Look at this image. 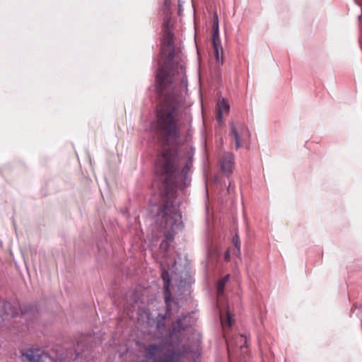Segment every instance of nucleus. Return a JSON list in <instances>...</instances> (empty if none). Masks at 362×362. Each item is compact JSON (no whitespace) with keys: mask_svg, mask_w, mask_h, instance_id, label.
<instances>
[{"mask_svg":"<svg viewBox=\"0 0 362 362\" xmlns=\"http://www.w3.org/2000/svg\"><path fill=\"white\" fill-rule=\"evenodd\" d=\"M192 122L191 115H180L174 108L160 111L157 115L158 128L163 136L169 141H176L180 151L185 147L187 158L181 171L177 168V151L172 152L165 149L156 162V172L162 181L159 195H161L163 204L158 208V221L161 227L170 229L167 235L168 240L173 239L174 230L182 226V216L178 206L174 204L173 198L170 194V191L179 185L180 179L186 185L188 173L192 167L194 148L192 146Z\"/></svg>","mask_w":362,"mask_h":362,"instance_id":"nucleus-1","label":"nucleus"},{"mask_svg":"<svg viewBox=\"0 0 362 362\" xmlns=\"http://www.w3.org/2000/svg\"><path fill=\"white\" fill-rule=\"evenodd\" d=\"M212 44L214 49L215 52V59L216 62L218 64H223V49L221 45V42L219 36V26H218V19L216 13L214 14L213 21H212Z\"/></svg>","mask_w":362,"mask_h":362,"instance_id":"nucleus-2","label":"nucleus"},{"mask_svg":"<svg viewBox=\"0 0 362 362\" xmlns=\"http://www.w3.org/2000/svg\"><path fill=\"white\" fill-rule=\"evenodd\" d=\"M21 355L27 362H57L40 349H28Z\"/></svg>","mask_w":362,"mask_h":362,"instance_id":"nucleus-3","label":"nucleus"},{"mask_svg":"<svg viewBox=\"0 0 362 362\" xmlns=\"http://www.w3.org/2000/svg\"><path fill=\"white\" fill-rule=\"evenodd\" d=\"M234 165V157L230 153H227L221 160V169L226 175H230L233 173Z\"/></svg>","mask_w":362,"mask_h":362,"instance_id":"nucleus-4","label":"nucleus"},{"mask_svg":"<svg viewBox=\"0 0 362 362\" xmlns=\"http://www.w3.org/2000/svg\"><path fill=\"white\" fill-rule=\"evenodd\" d=\"M230 125L231 128V133L235 139L236 148H238L241 145V141L243 137L248 136L249 132L245 127L241 126V127L238 129L233 122H231Z\"/></svg>","mask_w":362,"mask_h":362,"instance_id":"nucleus-5","label":"nucleus"},{"mask_svg":"<svg viewBox=\"0 0 362 362\" xmlns=\"http://www.w3.org/2000/svg\"><path fill=\"white\" fill-rule=\"evenodd\" d=\"M16 315V309L9 302H2L0 309V317L2 320L7 319L8 316L14 317Z\"/></svg>","mask_w":362,"mask_h":362,"instance_id":"nucleus-6","label":"nucleus"},{"mask_svg":"<svg viewBox=\"0 0 362 362\" xmlns=\"http://www.w3.org/2000/svg\"><path fill=\"white\" fill-rule=\"evenodd\" d=\"M230 111V105L225 99H222L219 100L218 103V114H217V120L219 122H221L223 119V115L229 113Z\"/></svg>","mask_w":362,"mask_h":362,"instance_id":"nucleus-7","label":"nucleus"},{"mask_svg":"<svg viewBox=\"0 0 362 362\" xmlns=\"http://www.w3.org/2000/svg\"><path fill=\"white\" fill-rule=\"evenodd\" d=\"M169 78H170L169 73H167L163 67H159L156 75V81L159 85L163 86L168 82L171 83V79Z\"/></svg>","mask_w":362,"mask_h":362,"instance_id":"nucleus-8","label":"nucleus"},{"mask_svg":"<svg viewBox=\"0 0 362 362\" xmlns=\"http://www.w3.org/2000/svg\"><path fill=\"white\" fill-rule=\"evenodd\" d=\"M180 70L177 71V75L174 72H173L172 75L173 76V82H177L180 81V83L182 86L186 87L187 86V77L185 74V66L184 64H179Z\"/></svg>","mask_w":362,"mask_h":362,"instance_id":"nucleus-9","label":"nucleus"},{"mask_svg":"<svg viewBox=\"0 0 362 362\" xmlns=\"http://www.w3.org/2000/svg\"><path fill=\"white\" fill-rule=\"evenodd\" d=\"M229 278L230 274H227L217 282L216 292L218 296L223 295L224 293L225 286L226 283L228 281Z\"/></svg>","mask_w":362,"mask_h":362,"instance_id":"nucleus-10","label":"nucleus"},{"mask_svg":"<svg viewBox=\"0 0 362 362\" xmlns=\"http://www.w3.org/2000/svg\"><path fill=\"white\" fill-rule=\"evenodd\" d=\"M164 40L166 41L167 46L169 47L170 49V51L168 54V59H169V61H171L173 59L174 54H175L172 35L170 33H168L165 36Z\"/></svg>","mask_w":362,"mask_h":362,"instance_id":"nucleus-11","label":"nucleus"},{"mask_svg":"<svg viewBox=\"0 0 362 362\" xmlns=\"http://www.w3.org/2000/svg\"><path fill=\"white\" fill-rule=\"evenodd\" d=\"M182 357L180 353L176 351L171 352L166 358L160 359L157 362H180Z\"/></svg>","mask_w":362,"mask_h":362,"instance_id":"nucleus-12","label":"nucleus"},{"mask_svg":"<svg viewBox=\"0 0 362 362\" xmlns=\"http://www.w3.org/2000/svg\"><path fill=\"white\" fill-rule=\"evenodd\" d=\"M161 278L163 281V288L165 292H168L170 284V277L168 272L165 269H163L162 271Z\"/></svg>","mask_w":362,"mask_h":362,"instance_id":"nucleus-13","label":"nucleus"},{"mask_svg":"<svg viewBox=\"0 0 362 362\" xmlns=\"http://www.w3.org/2000/svg\"><path fill=\"white\" fill-rule=\"evenodd\" d=\"M160 346L156 344H150L146 349V357L150 358L155 356L156 353L159 351Z\"/></svg>","mask_w":362,"mask_h":362,"instance_id":"nucleus-14","label":"nucleus"},{"mask_svg":"<svg viewBox=\"0 0 362 362\" xmlns=\"http://www.w3.org/2000/svg\"><path fill=\"white\" fill-rule=\"evenodd\" d=\"M182 320L180 318L173 324L172 332L170 333L171 335L185 329V327L182 326Z\"/></svg>","mask_w":362,"mask_h":362,"instance_id":"nucleus-15","label":"nucleus"},{"mask_svg":"<svg viewBox=\"0 0 362 362\" xmlns=\"http://www.w3.org/2000/svg\"><path fill=\"white\" fill-rule=\"evenodd\" d=\"M233 242L234 243L235 247L237 249L236 255L239 256L240 255V240L239 236L235 234L233 238Z\"/></svg>","mask_w":362,"mask_h":362,"instance_id":"nucleus-16","label":"nucleus"},{"mask_svg":"<svg viewBox=\"0 0 362 362\" xmlns=\"http://www.w3.org/2000/svg\"><path fill=\"white\" fill-rule=\"evenodd\" d=\"M232 318H231V316L230 315V313L228 312L227 313V318H226V321H222L221 322V325H222V327H231L232 325Z\"/></svg>","mask_w":362,"mask_h":362,"instance_id":"nucleus-17","label":"nucleus"},{"mask_svg":"<svg viewBox=\"0 0 362 362\" xmlns=\"http://www.w3.org/2000/svg\"><path fill=\"white\" fill-rule=\"evenodd\" d=\"M224 259L227 262L230 259V252L228 250H227L224 254Z\"/></svg>","mask_w":362,"mask_h":362,"instance_id":"nucleus-18","label":"nucleus"},{"mask_svg":"<svg viewBox=\"0 0 362 362\" xmlns=\"http://www.w3.org/2000/svg\"><path fill=\"white\" fill-rule=\"evenodd\" d=\"M158 185H159V183H158V181H154V182H153V187H158Z\"/></svg>","mask_w":362,"mask_h":362,"instance_id":"nucleus-19","label":"nucleus"},{"mask_svg":"<svg viewBox=\"0 0 362 362\" xmlns=\"http://www.w3.org/2000/svg\"><path fill=\"white\" fill-rule=\"evenodd\" d=\"M163 326H164V323H163V322H158V327L159 328H161V327H163Z\"/></svg>","mask_w":362,"mask_h":362,"instance_id":"nucleus-20","label":"nucleus"},{"mask_svg":"<svg viewBox=\"0 0 362 362\" xmlns=\"http://www.w3.org/2000/svg\"><path fill=\"white\" fill-rule=\"evenodd\" d=\"M25 315H26V311H24V312L21 311L22 317H24Z\"/></svg>","mask_w":362,"mask_h":362,"instance_id":"nucleus-21","label":"nucleus"},{"mask_svg":"<svg viewBox=\"0 0 362 362\" xmlns=\"http://www.w3.org/2000/svg\"><path fill=\"white\" fill-rule=\"evenodd\" d=\"M165 316H163L162 317V320L163 321L165 320Z\"/></svg>","mask_w":362,"mask_h":362,"instance_id":"nucleus-22","label":"nucleus"}]
</instances>
